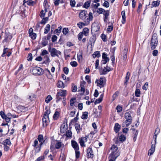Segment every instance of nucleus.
<instances>
[{
	"instance_id": "09e8293b",
	"label": "nucleus",
	"mask_w": 161,
	"mask_h": 161,
	"mask_svg": "<svg viewBox=\"0 0 161 161\" xmlns=\"http://www.w3.org/2000/svg\"><path fill=\"white\" fill-rule=\"evenodd\" d=\"M104 11H105V10L102 8H98L97 11V12L99 14H102Z\"/></svg>"
},
{
	"instance_id": "ddd939ff",
	"label": "nucleus",
	"mask_w": 161,
	"mask_h": 161,
	"mask_svg": "<svg viewBox=\"0 0 161 161\" xmlns=\"http://www.w3.org/2000/svg\"><path fill=\"white\" fill-rule=\"evenodd\" d=\"M71 146L75 150H79V147L77 143L75 141L72 140L71 142Z\"/></svg>"
},
{
	"instance_id": "b1692460",
	"label": "nucleus",
	"mask_w": 161,
	"mask_h": 161,
	"mask_svg": "<svg viewBox=\"0 0 161 161\" xmlns=\"http://www.w3.org/2000/svg\"><path fill=\"white\" fill-rule=\"evenodd\" d=\"M89 24H86L85 23V22L84 21L83 22H79L77 23V25L79 28H80V29H81L83 27V26H84L86 25H88Z\"/></svg>"
},
{
	"instance_id": "e433bc0d",
	"label": "nucleus",
	"mask_w": 161,
	"mask_h": 161,
	"mask_svg": "<svg viewBox=\"0 0 161 161\" xmlns=\"http://www.w3.org/2000/svg\"><path fill=\"white\" fill-rule=\"evenodd\" d=\"M43 19L41 22V23L42 24L44 25L46 24V22L48 20V17H46V18H42Z\"/></svg>"
},
{
	"instance_id": "6e6552de",
	"label": "nucleus",
	"mask_w": 161,
	"mask_h": 161,
	"mask_svg": "<svg viewBox=\"0 0 161 161\" xmlns=\"http://www.w3.org/2000/svg\"><path fill=\"white\" fill-rule=\"evenodd\" d=\"M107 55L105 53H103L102 54V63L103 64H105L109 60V58L107 57Z\"/></svg>"
},
{
	"instance_id": "423d86ee",
	"label": "nucleus",
	"mask_w": 161,
	"mask_h": 161,
	"mask_svg": "<svg viewBox=\"0 0 161 161\" xmlns=\"http://www.w3.org/2000/svg\"><path fill=\"white\" fill-rule=\"evenodd\" d=\"M86 152V156L87 158H93L94 157V154L92 148L90 147H89L87 148Z\"/></svg>"
},
{
	"instance_id": "dca6fc26",
	"label": "nucleus",
	"mask_w": 161,
	"mask_h": 161,
	"mask_svg": "<svg viewBox=\"0 0 161 161\" xmlns=\"http://www.w3.org/2000/svg\"><path fill=\"white\" fill-rule=\"evenodd\" d=\"M104 15L103 20L105 22H107L108 19V16L109 15V12L108 10L105 11L103 13Z\"/></svg>"
},
{
	"instance_id": "49530a36",
	"label": "nucleus",
	"mask_w": 161,
	"mask_h": 161,
	"mask_svg": "<svg viewBox=\"0 0 161 161\" xmlns=\"http://www.w3.org/2000/svg\"><path fill=\"white\" fill-rule=\"evenodd\" d=\"M82 52H80L77 54V59L78 61L82 59Z\"/></svg>"
},
{
	"instance_id": "774afa93",
	"label": "nucleus",
	"mask_w": 161,
	"mask_h": 161,
	"mask_svg": "<svg viewBox=\"0 0 161 161\" xmlns=\"http://www.w3.org/2000/svg\"><path fill=\"white\" fill-rule=\"evenodd\" d=\"M113 26L112 25H109L107 28V30L109 32H110L113 30Z\"/></svg>"
},
{
	"instance_id": "2f4dec72",
	"label": "nucleus",
	"mask_w": 161,
	"mask_h": 161,
	"mask_svg": "<svg viewBox=\"0 0 161 161\" xmlns=\"http://www.w3.org/2000/svg\"><path fill=\"white\" fill-rule=\"evenodd\" d=\"M89 32V29L87 28H85L83 30L82 33L86 36L88 35Z\"/></svg>"
},
{
	"instance_id": "e2e57ef3",
	"label": "nucleus",
	"mask_w": 161,
	"mask_h": 161,
	"mask_svg": "<svg viewBox=\"0 0 161 161\" xmlns=\"http://www.w3.org/2000/svg\"><path fill=\"white\" fill-rule=\"evenodd\" d=\"M116 109L118 112H120L122 110V107L119 105H118L116 107Z\"/></svg>"
},
{
	"instance_id": "6ab92c4d",
	"label": "nucleus",
	"mask_w": 161,
	"mask_h": 161,
	"mask_svg": "<svg viewBox=\"0 0 161 161\" xmlns=\"http://www.w3.org/2000/svg\"><path fill=\"white\" fill-rule=\"evenodd\" d=\"M120 129V126L119 125L118 123H115L114 127V130L115 131V132L117 133L119 131Z\"/></svg>"
},
{
	"instance_id": "338daca9",
	"label": "nucleus",
	"mask_w": 161,
	"mask_h": 161,
	"mask_svg": "<svg viewBox=\"0 0 161 161\" xmlns=\"http://www.w3.org/2000/svg\"><path fill=\"white\" fill-rule=\"evenodd\" d=\"M57 37L55 35H53L52 38V41L53 42H55L57 40Z\"/></svg>"
},
{
	"instance_id": "f257e3e1",
	"label": "nucleus",
	"mask_w": 161,
	"mask_h": 161,
	"mask_svg": "<svg viewBox=\"0 0 161 161\" xmlns=\"http://www.w3.org/2000/svg\"><path fill=\"white\" fill-rule=\"evenodd\" d=\"M87 11L85 10H81L80 12L79 16V18L85 22L86 24H90V22L92 21L93 17L92 13L90 12L88 14V16H87Z\"/></svg>"
},
{
	"instance_id": "7c9ffc66",
	"label": "nucleus",
	"mask_w": 161,
	"mask_h": 161,
	"mask_svg": "<svg viewBox=\"0 0 161 161\" xmlns=\"http://www.w3.org/2000/svg\"><path fill=\"white\" fill-rule=\"evenodd\" d=\"M8 50L9 49L8 48L5 47H4L3 50V53L1 55V56L3 57H5L6 53H8L9 51Z\"/></svg>"
},
{
	"instance_id": "393cba45",
	"label": "nucleus",
	"mask_w": 161,
	"mask_h": 161,
	"mask_svg": "<svg viewBox=\"0 0 161 161\" xmlns=\"http://www.w3.org/2000/svg\"><path fill=\"white\" fill-rule=\"evenodd\" d=\"M56 142L55 144V148L56 149H59L62 146V142L58 141H56Z\"/></svg>"
},
{
	"instance_id": "2eb2a0df",
	"label": "nucleus",
	"mask_w": 161,
	"mask_h": 161,
	"mask_svg": "<svg viewBox=\"0 0 161 161\" xmlns=\"http://www.w3.org/2000/svg\"><path fill=\"white\" fill-rule=\"evenodd\" d=\"M24 3L30 6H33L34 5L36 4V2L32 0H24L23 1Z\"/></svg>"
},
{
	"instance_id": "cd10ccee",
	"label": "nucleus",
	"mask_w": 161,
	"mask_h": 161,
	"mask_svg": "<svg viewBox=\"0 0 161 161\" xmlns=\"http://www.w3.org/2000/svg\"><path fill=\"white\" fill-rule=\"evenodd\" d=\"M91 3V0L85 2L83 5V7L86 8H88L90 6Z\"/></svg>"
},
{
	"instance_id": "473e14b6",
	"label": "nucleus",
	"mask_w": 161,
	"mask_h": 161,
	"mask_svg": "<svg viewBox=\"0 0 161 161\" xmlns=\"http://www.w3.org/2000/svg\"><path fill=\"white\" fill-rule=\"evenodd\" d=\"M151 42H154L155 43H158V39L157 37L155 36H153L151 40Z\"/></svg>"
},
{
	"instance_id": "4468645a",
	"label": "nucleus",
	"mask_w": 161,
	"mask_h": 161,
	"mask_svg": "<svg viewBox=\"0 0 161 161\" xmlns=\"http://www.w3.org/2000/svg\"><path fill=\"white\" fill-rule=\"evenodd\" d=\"M66 91H59L56 95V98L57 100H59L61 98L60 97V96L64 97L66 95Z\"/></svg>"
},
{
	"instance_id": "0e129e2a",
	"label": "nucleus",
	"mask_w": 161,
	"mask_h": 161,
	"mask_svg": "<svg viewBox=\"0 0 161 161\" xmlns=\"http://www.w3.org/2000/svg\"><path fill=\"white\" fill-rule=\"evenodd\" d=\"M103 6L106 8H108L109 6V3L108 1H105L103 4Z\"/></svg>"
},
{
	"instance_id": "ea45409f",
	"label": "nucleus",
	"mask_w": 161,
	"mask_h": 161,
	"mask_svg": "<svg viewBox=\"0 0 161 161\" xmlns=\"http://www.w3.org/2000/svg\"><path fill=\"white\" fill-rule=\"evenodd\" d=\"M4 145H10L11 144V143L10 140L8 139H6L5 141L3 142Z\"/></svg>"
},
{
	"instance_id": "72a5a7b5",
	"label": "nucleus",
	"mask_w": 161,
	"mask_h": 161,
	"mask_svg": "<svg viewBox=\"0 0 161 161\" xmlns=\"http://www.w3.org/2000/svg\"><path fill=\"white\" fill-rule=\"evenodd\" d=\"M88 112H83L82 115L81 116V118L84 119H87L88 118Z\"/></svg>"
},
{
	"instance_id": "052dcab7",
	"label": "nucleus",
	"mask_w": 161,
	"mask_h": 161,
	"mask_svg": "<svg viewBox=\"0 0 161 161\" xmlns=\"http://www.w3.org/2000/svg\"><path fill=\"white\" fill-rule=\"evenodd\" d=\"M63 70L65 74L67 75L68 74L69 70L67 67H64L63 69Z\"/></svg>"
},
{
	"instance_id": "864d4df0",
	"label": "nucleus",
	"mask_w": 161,
	"mask_h": 161,
	"mask_svg": "<svg viewBox=\"0 0 161 161\" xmlns=\"http://www.w3.org/2000/svg\"><path fill=\"white\" fill-rule=\"evenodd\" d=\"M160 132V129L158 128H156L155 130V132L154 133V137L156 136V137H157V135L158 134V133Z\"/></svg>"
},
{
	"instance_id": "c756f323",
	"label": "nucleus",
	"mask_w": 161,
	"mask_h": 161,
	"mask_svg": "<svg viewBox=\"0 0 161 161\" xmlns=\"http://www.w3.org/2000/svg\"><path fill=\"white\" fill-rule=\"evenodd\" d=\"M160 2V1L159 0H157V1H153L152 2V7H156L159 6Z\"/></svg>"
},
{
	"instance_id": "a878e982",
	"label": "nucleus",
	"mask_w": 161,
	"mask_h": 161,
	"mask_svg": "<svg viewBox=\"0 0 161 161\" xmlns=\"http://www.w3.org/2000/svg\"><path fill=\"white\" fill-rule=\"evenodd\" d=\"M92 56L94 58H95L96 57L99 58L101 56L100 52L98 51L95 52Z\"/></svg>"
},
{
	"instance_id": "6e6d98bb",
	"label": "nucleus",
	"mask_w": 161,
	"mask_h": 161,
	"mask_svg": "<svg viewBox=\"0 0 161 161\" xmlns=\"http://www.w3.org/2000/svg\"><path fill=\"white\" fill-rule=\"evenodd\" d=\"M0 115L3 119H4V118L7 117V116L5 114V113L3 111H1L0 112Z\"/></svg>"
},
{
	"instance_id": "1a4fd4ad",
	"label": "nucleus",
	"mask_w": 161,
	"mask_h": 161,
	"mask_svg": "<svg viewBox=\"0 0 161 161\" xmlns=\"http://www.w3.org/2000/svg\"><path fill=\"white\" fill-rule=\"evenodd\" d=\"M110 67L107 66L106 67H105L103 69L100 71V74L101 75L106 74L108 72L110 71Z\"/></svg>"
},
{
	"instance_id": "aec40b11",
	"label": "nucleus",
	"mask_w": 161,
	"mask_h": 161,
	"mask_svg": "<svg viewBox=\"0 0 161 161\" xmlns=\"http://www.w3.org/2000/svg\"><path fill=\"white\" fill-rule=\"evenodd\" d=\"M104 79V78H100L99 80L97 79L95 81V83H97V86L98 85L102 86L103 83Z\"/></svg>"
},
{
	"instance_id": "79ce46f5",
	"label": "nucleus",
	"mask_w": 161,
	"mask_h": 161,
	"mask_svg": "<svg viewBox=\"0 0 161 161\" xmlns=\"http://www.w3.org/2000/svg\"><path fill=\"white\" fill-rule=\"evenodd\" d=\"M52 99V98L50 95H48L45 99V102L47 103H49Z\"/></svg>"
},
{
	"instance_id": "680f3d73",
	"label": "nucleus",
	"mask_w": 161,
	"mask_h": 161,
	"mask_svg": "<svg viewBox=\"0 0 161 161\" xmlns=\"http://www.w3.org/2000/svg\"><path fill=\"white\" fill-rule=\"evenodd\" d=\"M84 34H83V33L82 32H80L78 35V40H79V41H80L82 37H83V35Z\"/></svg>"
},
{
	"instance_id": "5701e85b",
	"label": "nucleus",
	"mask_w": 161,
	"mask_h": 161,
	"mask_svg": "<svg viewBox=\"0 0 161 161\" xmlns=\"http://www.w3.org/2000/svg\"><path fill=\"white\" fill-rule=\"evenodd\" d=\"M42 44L43 46H46L48 43V41L47 40L46 37L45 36L42 38Z\"/></svg>"
},
{
	"instance_id": "c9c22d12",
	"label": "nucleus",
	"mask_w": 161,
	"mask_h": 161,
	"mask_svg": "<svg viewBox=\"0 0 161 161\" xmlns=\"http://www.w3.org/2000/svg\"><path fill=\"white\" fill-rule=\"evenodd\" d=\"M59 113L58 111H56L55 112L54 114L53 118L54 120H56L57 119L59 116Z\"/></svg>"
},
{
	"instance_id": "0eeeda50",
	"label": "nucleus",
	"mask_w": 161,
	"mask_h": 161,
	"mask_svg": "<svg viewBox=\"0 0 161 161\" xmlns=\"http://www.w3.org/2000/svg\"><path fill=\"white\" fill-rule=\"evenodd\" d=\"M119 152H112L110 154V159L115 161L117 158L119 156Z\"/></svg>"
},
{
	"instance_id": "7ed1b4c3",
	"label": "nucleus",
	"mask_w": 161,
	"mask_h": 161,
	"mask_svg": "<svg viewBox=\"0 0 161 161\" xmlns=\"http://www.w3.org/2000/svg\"><path fill=\"white\" fill-rule=\"evenodd\" d=\"M49 52L50 53V54L52 57H55L57 56L59 57L58 55H61L62 54L61 52L55 48H51V47H48Z\"/></svg>"
},
{
	"instance_id": "603ef678",
	"label": "nucleus",
	"mask_w": 161,
	"mask_h": 161,
	"mask_svg": "<svg viewBox=\"0 0 161 161\" xmlns=\"http://www.w3.org/2000/svg\"><path fill=\"white\" fill-rule=\"evenodd\" d=\"M27 58V60L28 61L32 60V54L31 53H29L28 55Z\"/></svg>"
},
{
	"instance_id": "9d476101",
	"label": "nucleus",
	"mask_w": 161,
	"mask_h": 161,
	"mask_svg": "<svg viewBox=\"0 0 161 161\" xmlns=\"http://www.w3.org/2000/svg\"><path fill=\"white\" fill-rule=\"evenodd\" d=\"M87 141V136L85 137H82L79 139V142L81 146L82 147H85V142Z\"/></svg>"
},
{
	"instance_id": "37998d69",
	"label": "nucleus",
	"mask_w": 161,
	"mask_h": 161,
	"mask_svg": "<svg viewBox=\"0 0 161 161\" xmlns=\"http://www.w3.org/2000/svg\"><path fill=\"white\" fill-rule=\"evenodd\" d=\"M111 149L113 150L112 152H118L117 151L118 147L114 145H113L111 147Z\"/></svg>"
},
{
	"instance_id": "9b49d317",
	"label": "nucleus",
	"mask_w": 161,
	"mask_h": 161,
	"mask_svg": "<svg viewBox=\"0 0 161 161\" xmlns=\"http://www.w3.org/2000/svg\"><path fill=\"white\" fill-rule=\"evenodd\" d=\"M38 140L39 141V142H40V143L39 145L40 147H36V149H37V148L38 149V152H39L40 150L41 146L42 144L43 143V136L42 135H39L38 136Z\"/></svg>"
},
{
	"instance_id": "bb28decb",
	"label": "nucleus",
	"mask_w": 161,
	"mask_h": 161,
	"mask_svg": "<svg viewBox=\"0 0 161 161\" xmlns=\"http://www.w3.org/2000/svg\"><path fill=\"white\" fill-rule=\"evenodd\" d=\"M96 36L95 35H93L90 38L89 42H90L91 44H94L96 41Z\"/></svg>"
},
{
	"instance_id": "a18cd8bd",
	"label": "nucleus",
	"mask_w": 161,
	"mask_h": 161,
	"mask_svg": "<svg viewBox=\"0 0 161 161\" xmlns=\"http://www.w3.org/2000/svg\"><path fill=\"white\" fill-rule=\"evenodd\" d=\"M76 2L75 0H70V5L72 8L74 7L75 6Z\"/></svg>"
},
{
	"instance_id": "4d7b16f0",
	"label": "nucleus",
	"mask_w": 161,
	"mask_h": 161,
	"mask_svg": "<svg viewBox=\"0 0 161 161\" xmlns=\"http://www.w3.org/2000/svg\"><path fill=\"white\" fill-rule=\"evenodd\" d=\"M46 13H45V12H44V10H42L40 12V16L41 18L44 17Z\"/></svg>"
},
{
	"instance_id": "5fc2aeb1",
	"label": "nucleus",
	"mask_w": 161,
	"mask_h": 161,
	"mask_svg": "<svg viewBox=\"0 0 161 161\" xmlns=\"http://www.w3.org/2000/svg\"><path fill=\"white\" fill-rule=\"evenodd\" d=\"M70 64L73 67H75L77 66L78 64L76 62L74 61L71 62Z\"/></svg>"
},
{
	"instance_id": "20e7f679",
	"label": "nucleus",
	"mask_w": 161,
	"mask_h": 161,
	"mask_svg": "<svg viewBox=\"0 0 161 161\" xmlns=\"http://www.w3.org/2000/svg\"><path fill=\"white\" fill-rule=\"evenodd\" d=\"M32 72L34 75H41L43 74L42 69L39 67H36L33 68Z\"/></svg>"
},
{
	"instance_id": "c85d7f7f",
	"label": "nucleus",
	"mask_w": 161,
	"mask_h": 161,
	"mask_svg": "<svg viewBox=\"0 0 161 161\" xmlns=\"http://www.w3.org/2000/svg\"><path fill=\"white\" fill-rule=\"evenodd\" d=\"M50 29V25L49 24H47L44 29V33L45 34H47L49 31Z\"/></svg>"
},
{
	"instance_id": "c03bdc74",
	"label": "nucleus",
	"mask_w": 161,
	"mask_h": 161,
	"mask_svg": "<svg viewBox=\"0 0 161 161\" xmlns=\"http://www.w3.org/2000/svg\"><path fill=\"white\" fill-rule=\"evenodd\" d=\"M58 87L61 88H62L64 87V83L63 82L61 81H59L57 84Z\"/></svg>"
},
{
	"instance_id": "f03ea898",
	"label": "nucleus",
	"mask_w": 161,
	"mask_h": 161,
	"mask_svg": "<svg viewBox=\"0 0 161 161\" xmlns=\"http://www.w3.org/2000/svg\"><path fill=\"white\" fill-rule=\"evenodd\" d=\"M125 117L126 120L123 123L122 125V127H124L125 125L126 127L128 126L131 124L132 117L130 113L129 112H126L125 114Z\"/></svg>"
},
{
	"instance_id": "de8ad7c7",
	"label": "nucleus",
	"mask_w": 161,
	"mask_h": 161,
	"mask_svg": "<svg viewBox=\"0 0 161 161\" xmlns=\"http://www.w3.org/2000/svg\"><path fill=\"white\" fill-rule=\"evenodd\" d=\"M69 30L68 28H64L63 30V33L65 35H66L69 32Z\"/></svg>"
},
{
	"instance_id": "58836bf2",
	"label": "nucleus",
	"mask_w": 161,
	"mask_h": 161,
	"mask_svg": "<svg viewBox=\"0 0 161 161\" xmlns=\"http://www.w3.org/2000/svg\"><path fill=\"white\" fill-rule=\"evenodd\" d=\"M151 48L152 50H153L156 48V47L158 45V43H155L154 42H151Z\"/></svg>"
},
{
	"instance_id": "69168bd1",
	"label": "nucleus",
	"mask_w": 161,
	"mask_h": 161,
	"mask_svg": "<svg viewBox=\"0 0 161 161\" xmlns=\"http://www.w3.org/2000/svg\"><path fill=\"white\" fill-rule=\"evenodd\" d=\"M102 101V100L101 99V98H99L98 99L96 100L94 102V104L96 105L97 103H101Z\"/></svg>"
},
{
	"instance_id": "a19ab883",
	"label": "nucleus",
	"mask_w": 161,
	"mask_h": 161,
	"mask_svg": "<svg viewBox=\"0 0 161 161\" xmlns=\"http://www.w3.org/2000/svg\"><path fill=\"white\" fill-rule=\"evenodd\" d=\"M75 128L78 133L80 131V126L79 124L78 123H76L75 124Z\"/></svg>"
},
{
	"instance_id": "f704fd0d",
	"label": "nucleus",
	"mask_w": 161,
	"mask_h": 161,
	"mask_svg": "<svg viewBox=\"0 0 161 161\" xmlns=\"http://www.w3.org/2000/svg\"><path fill=\"white\" fill-rule=\"evenodd\" d=\"M76 98L75 97H72L70 100V105L72 106L76 102Z\"/></svg>"
},
{
	"instance_id": "f3484780",
	"label": "nucleus",
	"mask_w": 161,
	"mask_h": 161,
	"mask_svg": "<svg viewBox=\"0 0 161 161\" xmlns=\"http://www.w3.org/2000/svg\"><path fill=\"white\" fill-rule=\"evenodd\" d=\"M99 26L96 23H93L92 24L91 26L92 31H97L99 30Z\"/></svg>"
},
{
	"instance_id": "412c9836",
	"label": "nucleus",
	"mask_w": 161,
	"mask_h": 161,
	"mask_svg": "<svg viewBox=\"0 0 161 161\" xmlns=\"http://www.w3.org/2000/svg\"><path fill=\"white\" fill-rule=\"evenodd\" d=\"M45 71L46 73H47L46 75L47 78L49 79H51L53 76L50 72V71L48 69H45Z\"/></svg>"
},
{
	"instance_id": "39448f33",
	"label": "nucleus",
	"mask_w": 161,
	"mask_h": 161,
	"mask_svg": "<svg viewBox=\"0 0 161 161\" xmlns=\"http://www.w3.org/2000/svg\"><path fill=\"white\" fill-rule=\"evenodd\" d=\"M4 37V39L2 41V42L3 43L5 42H9L12 39V36L9 32H7L6 31H5Z\"/></svg>"
},
{
	"instance_id": "4c0bfd02",
	"label": "nucleus",
	"mask_w": 161,
	"mask_h": 161,
	"mask_svg": "<svg viewBox=\"0 0 161 161\" xmlns=\"http://www.w3.org/2000/svg\"><path fill=\"white\" fill-rule=\"evenodd\" d=\"M126 140V137L124 135H121L119 136V140L120 141L123 142L125 141Z\"/></svg>"
},
{
	"instance_id": "f8f14e48",
	"label": "nucleus",
	"mask_w": 161,
	"mask_h": 161,
	"mask_svg": "<svg viewBox=\"0 0 161 161\" xmlns=\"http://www.w3.org/2000/svg\"><path fill=\"white\" fill-rule=\"evenodd\" d=\"M42 120L43 126L44 127H46L49 122V117H47L46 116H43Z\"/></svg>"
},
{
	"instance_id": "8fccbe9b",
	"label": "nucleus",
	"mask_w": 161,
	"mask_h": 161,
	"mask_svg": "<svg viewBox=\"0 0 161 161\" xmlns=\"http://www.w3.org/2000/svg\"><path fill=\"white\" fill-rule=\"evenodd\" d=\"M29 36L33 40H34L36 38V35L35 33H33L29 35Z\"/></svg>"
},
{
	"instance_id": "bf43d9fd",
	"label": "nucleus",
	"mask_w": 161,
	"mask_h": 161,
	"mask_svg": "<svg viewBox=\"0 0 161 161\" xmlns=\"http://www.w3.org/2000/svg\"><path fill=\"white\" fill-rule=\"evenodd\" d=\"M79 150H75V157L76 158H78L80 157V152Z\"/></svg>"
},
{
	"instance_id": "a211bd4d",
	"label": "nucleus",
	"mask_w": 161,
	"mask_h": 161,
	"mask_svg": "<svg viewBox=\"0 0 161 161\" xmlns=\"http://www.w3.org/2000/svg\"><path fill=\"white\" fill-rule=\"evenodd\" d=\"M121 15L122 17V23L123 24H124L126 21V16L125 14V12L123 10L121 12Z\"/></svg>"
},
{
	"instance_id": "13d9d810",
	"label": "nucleus",
	"mask_w": 161,
	"mask_h": 161,
	"mask_svg": "<svg viewBox=\"0 0 161 161\" xmlns=\"http://www.w3.org/2000/svg\"><path fill=\"white\" fill-rule=\"evenodd\" d=\"M72 133L71 131L68 130L66 133V136L68 137H71L72 136Z\"/></svg>"
},
{
	"instance_id": "3c124183",
	"label": "nucleus",
	"mask_w": 161,
	"mask_h": 161,
	"mask_svg": "<svg viewBox=\"0 0 161 161\" xmlns=\"http://www.w3.org/2000/svg\"><path fill=\"white\" fill-rule=\"evenodd\" d=\"M101 37L104 42H106L107 41L106 36L104 34H102L101 36Z\"/></svg>"
},
{
	"instance_id": "4be33fe9",
	"label": "nucleus",
	"mask_w": 161,
	"mask_h": 161,
	"mask_svg": "<svg viewBox=\"0 0 161 161\" xmlns=\"http://www.w3.org/2000/svg\"><path fill=\"white\" fill-rule=\"evenodd\" d=\"M86 83V82L84 81H82L80 82V91H85V87Z\"/></svg>"
}]
</instances>
